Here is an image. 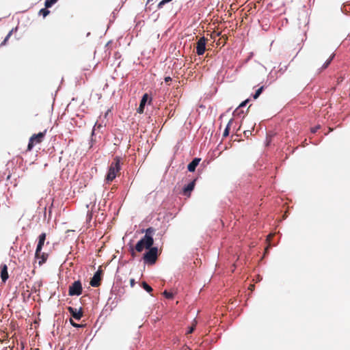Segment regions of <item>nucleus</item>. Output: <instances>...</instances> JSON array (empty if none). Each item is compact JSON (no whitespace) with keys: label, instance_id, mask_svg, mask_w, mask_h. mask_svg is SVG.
Segmentation results:
<instances>
[{"label":"nucleus","instance_id":"1","mask_svg":"<svg viewBox=\"0 0 350 350\" xmlns=\"http://www.w3.org/2000/svg\"><path fill=\"white\" fill-rule=\"evenodd\" d=\"M121 158L116 157L110 164L108 171L105 175V180L107 183L112 182L121 170Z\"/></svg>","mask_w":350,"mask_h":350},{"label":"nucleus","instance_id":"2","mask_svg":"<svg viewBox=\"0 0 350 350\" xmlns=\"http://www.w3.org/2000/svg\"><path fill=\"white\" fill-rule=\"evenodd\" d=\"M154 244V239L150 238L148 235H144L136 243L135 249L131 246V254L133 257L135 256V250L138 252H141L144 249H149V247H151Z\"/></svg>","mask_w":350,"mask_h":350},{"label":"nucleus","instance_id":"3","mask_svg":"<svg viewBox=\"0 0 350 350\" xmlns=\"http://www.w3.org/2000/svg\"><path fill=\"white\" fill-rule=\"evenodd\" d=\"M158 251V247L156 246H151L149 249H146L142 257L144 262L148 265H154L159 256Z\"/></svg>","mask_w":350,"mask_h":350},{"label":"nucleus","instance_id":"4","mask_svg":"<svg viewBox=\"0 0 350 350\" xmlns=\"http://www.w3.org/2000/svg\"><path fill=\"white\" fill-rule=\"evenodd\" d=\"M46 131L44 132H39L38 133L33 134L29 140L28 145H27V149L31 150L34 146L37 144H40L42 142L44 136H45Z\"/></svg>","mask_w":350,"mask_h":350},{"label":"nucleus","instance_id":"5","mask_svg":"<svg viewBox=\"0 0 350 350\" xmlns=\"http://www.w3.org/2000/svg\"><path fill=\"white\" fill-rule=\"evenodd\" d=\"M83 287L80 280H76L69 286L68 295L70 296H79L82 294Z\"/></svg>","mask_w":350,"mask_h":350},{"label":"nucleus","instance_id":"6","mask_svg":"<svg viewBox=\"0 0 350 350\" xmlns=\"http://www.w3.org/2000/svg\"><path fill=\"white\" fill-rule=\"evenodd\" d=\"M198 177H196V178L191 180L187 184L185 185L183 188L181 189L180 193L183 194V196H185L187 197H189L191 194V192L193 191L196 185V180H198Z\"/></svg>","mask_w":350,"mask_h":350},{"label":"nucleus","instance_id":"7","mask_svg":"<svg viewBox=\"0 0 350 350\" xmlns=\"http://www.w3.org/2000/svg\"><path fill=\"white\" fill-rule=\"evenodd\" d=\"M152 103V98L149 96L148 94L145 93L140 100L139 105L137 109V112L138 113H143L144 111L145 107L147 104L150 105Z\"/></svg>","mask_w":350,"mask_h":350},{"label":"nucleus","instance_id":"8","mask_svg":"<svg viewBox=\"0 0 350 350\" xmlns=\"http://www.w3.org/2000/svg\"><path fill=\"white\" fill-rule=\"evenodd\" d=\"M46 233L42 232L38 237V241L36 249L35 252V258H39L40 255V252L42 250L43 245L44 244L46 240Z\"/></svg>","mask_w":350,"mask_h":350},{"label":"nucleus","instance_id":"9","mask_svg":"<svg viewBox=\"0 0 350 350\" xmlns=\"http://www.w3.org/2000/svg\"><path fill=\"white\" fill-rule=\"evenodd\" d=\"M206 39L203 36L201 37L196 43V53L200 56L204 55L206 51Z\"/></svg>","mask_w":350,"mask_h":350},{"label":"nucleus","instance_id":"10","mask_svg":"<svg viewBox=\"0 0 350 350\" xmlns=\"http://www.w3.org/2000/svg\"><path fill=\"white\" fill-rule=\"evenodd\" d=\"M96 198H95L94 202H90V203H86L85 206L88 208V211H90L92 213L96 212L98 210L100 209V204H105L106 203L105 199L104 198L103 200H100L98 202V204L96 205Z\"/></svg>","mask_w":350,"mask_h":350},{"label":"nucleus","instance_id":"11","mask_svg":"<svg viewBox=\"0 0 350 350\" xmlns=\"http://www.w3.org/2000/svg\"><path fill=\"white\" fill-rule=\"evenodd\" d=\"M68 311L70 314V315L76 320L79 321L83 317V310L82 308L79 309H77L75 308L68 306L67 308Z\"/></svg>","mask_w":350,"mask_h":350},{"label":"nucleus","instance_id":"12","mask_svg":"<svg viewBox=\"0 0 350 350\" xmlns=\"http://www.w3.org/2000/svg\"><path fill=\"white\" fill-rule=\"evenodd\" d=\"M101 275H102V271L98 270L95 272L93 277L90 280V285L93 287H98L100 284V280H101Z\"/></svg>","mask_w":350,"mask_h":350},{"label":"nucleus","instance_id":"13","mask_svg":"<svg viewBox=\"0 0 350 350\" xmlns=\"http://www.w3.org/2000/svg\"><path fill=\"white\" fill-rule=\"evenodd\" d=\"M201 161V158L195 157L193 158L191 162H189L187 165V170L190 172H193L196 171V167L200 164Z\"/></svg>","mask_w":350,"mask_h":350},{"label":"nucleus","instance_id":"14","mask_svg":"<svg viewBox=\"0 0 350 350\" xmlns=\"http://www.w3.org/2000/svg\"><path fill=\"white\" fill-rule=\"evenodd\" d=\"M9 278L8 266L5 264L1 265V278L3 283H5Z\"/></svg>","mask_w":350,"mask_h":350},{"label":"nucleus","instance_id":"15","mask_svg":"<svg viewBox=\"0 0 350 350\" xmlns=\"http://www.w3.org/2000/svg\"><path fill=\"white\" fill-rule=\"evenodd\" d=\"M336 54L333 53L324 62L322 67L321 68V70L326 69L332 63L333 59L335 58Z\"/></svg>","mask_w":350,"mask_h":350},{"label":"nucleus","instance_id":"16","mask_svg":"<svg viewBox=\"0 0 350 350\" xmlns=\"http://www.w3.org/2000/svg\"><path fill=\"white\" fill-rule=\"evenodd\" d=\"M17 30H18V27H16L15 28H12V29L9 31V33L7 34V36L5 37V38H4V40L2 41V42L1 43L0 46H3L6 45L7 42L8 41V40L10 39V38L11 37V36L12 35L13 32H14V31H16Z\"/></svg>","mask_w":350,"mask_h":350},{"label":"nucleus","instance_id":"17","mask_svg":"<svg viewBox=\"0 0 350 350\" xmlns=\"http://www.w3.org/2000/svg\"><path fill=\"white\" fill-rule=\"evenodd\" d=\"M265 86L262 85L258 89H257L256 90L255 93L252 94L253 98L254 100L257 99L260 96V94L263 92V91L265 90Z\"/></svg>","mask_w":350,"mask_h":350},{"label":"nucleus","instance_id":"18","mask_svg":"<svg viewBox=\"0 0 350 350\" xmlns=\"http://www.w3.org/2000/svg\"><path fill=\"white\" fill-rule=\"evenodd\" d=\"M47 258H48V254H46L45 252L42 253L40 252V258H38L39 260V261H38L39 265H42L44 263H45L47 260Z\"/></svg>","mask_w":350,"mask_h":350},{"label":"nucleus","instance_id":"19","mask_svg":"<svg viewBox=\"0 0 350 350\" xmlns=\"http://www.w3.org/2000/svg\"><path fill=\"white\" fill-rule=\"evenodd\" d=\"M155 232V229L152 227H149L146 229H143L142 232H145V235H148L150 238H153L152 234Z\"/></svg>","mask_w":350,"mask_h":350},{"label":"nucleus","instance_id":"20","mask_svg":"<svg viewBox=\"0 0 350 350\" xmlns=\"http://www.w3.org/2000/svg\"><path fill=\"white\" fill-rule=\"evenodd\" d=\"M141 286L148 293H151L152 291V288L144 281L141 283Z\"/></svg>","mask_w":350,"mask_h":350},{"label":"nucleus","instance_id":"21","mask_svg":"<svg viewBox=\"0 0 350 350\" xmlns=\"http://www.w3.org/2000/svg\"><path fill=\"white\" fill-rule=\"evenodd\" d=\"M39 15L42 16L44 18L46 17L50 14V10L46 7L40 10Z\"/></svg>","mask_w":350,"mask_h":350},{"label":"nucleus","instance_id":"22","mask_svg":"<svg viewBox=\"0 0 350 350\" xmlns=\"http://www.w3.org/2000/svg\"><path fill=\"white\" fill-rule=\"evenodd\" d=\"M58 1L57 0H45L44 6L46 8H50L53 6Z\"/></svg>","mask_w":350,"mask_h":350},{"label":"nucleus","instance_id":"23","mask_svg":"<svg viewBox=\"0 0 350 350\" xmlns=\"http://www.w3.org/2000/svg\"><path fill=\"white\" fill-rule=\"evenodd\" d=\"M244 113L243 110L241 108L237 107L233 111L232 114L235 117H241V115Z\"/></svg>","mask_w":350,"mask_h":350},{"label":"nucleus","instance_id":"24","mask_svg":"<svg viewBox=\"0 0 350 350\" xmlns=\"http://www.w3.org/2000/svg\"><path fill=\"white\" fill-rule=\"evenodd\" d=\"M276 73L273 75V71H271L268 75V80L270 79L269 84L275 81L278 77L275 75Z\"/></svg>","mask_w":350,"mask_h":350},{"label":"nucleus","instance_id":"25","mask_svg":"<svg viewBox=\"0 0 350 350\" xmlns=\"http://www.w3.org/2000/svg\"><path fill=\"white\" fill-rule=\"evenodd\" d=\"M172 0H161L157 5V8L159 10L163 8V6L166 4V3H168L170 2H171Z\"/></svg>","mask_w":350,"mask_h":350},{"label":"nucleus","instance_id":"26","mask_svg":"<svg viewBox=\"0 0 350 350\" xmlns=\"http://www.w3.org/2000/svg\"><path fill=\"white\" fill-rule=\"evenodd\" d=\"M92 215H93V213L90 212V211H87V215H86V224L88 225H90L91 221H92Z\"/></svg>","mask_w":350,"mask_h":350},{"label":"nucleus","instance_id":"27","mask_svg":"<svg viewBox=\"0 0 350 350\" xmlns=\"http://www.w3.org/2000/svg\"><path fill=\"white\" fill-rule=\"evenodd\" d=\"M163 295L165 298L168 299H171L174 297V294L171 292L167 291V290H165L163 291Z\"/></svg>","mask_w":350,"mask_h":350},{"label":"nucleus","instance_id":"28","mask_svg":"<svg viewBox=\"0 0 350 350\" xmlns=\"http://www.w3.org/2000/svg\"><path fill=\"white\" fill-rule=\"evenodd\" d=\"M350 5V1H348V2H346L345 3H344L342 6H341V12L346 14V15H348V11L347 10V9L345 8V6L346 5Z\"/></svg>","mask_w":350,"mask_h":350},{"label":"nucleus","instance_id":"29","mask_svg":"<svg viewBox=\"0 0 350 350\" xmlns=\"http://www.w3.org/2000/svg\"><path fill=\"white\" fill-rule=\"evenodd\" d=\"M70 323L72 327L76 328H80L83 327V325L76 323L72 319H70Z\"/></svg>","mask_w":350,"mask_h":350},{"label":"nucleus","instance_id":"30","mask_svg":"<svg viewBox=\"0 0 350 350\" xmlns=\"http://www.w3.org/2000/svg\"><path fill=\"white\" fill-rule=\"evenodd\" d=\"M250 98H247V99H245V100L242 101V102L239 104V105L238 107H239V108H241V109H242V108H243V107H245L247 105V103L250 102Z\"/></svg>","mask_w":350,"mask_h":350},{"label":"nucleus","instance_id":"31","mask_svg":"<svg viewBox=\"0 0 350 350\" xmlns=\"http://www.w3.org/2000/svg\"><path fill=\"white\" fill-rule=\"evenodd\" d=\"M230 129L225 128L224 133H223V137H228L230 134Z\"/></svg>","mask_w":350,"mask_h":350},{"label":"nucleus","instance_id":"32","mask_svg":"<svg viewBox=\"0 0 350 350\" xmlns=\"http://www.w3.org/2000/svg\"><path fill=\"white\" fill-rule=\"evenodd\" d=\"M244 136L246 138H249V137L252 135V131L250 130H245L243 131Z\"/></svg>","mask_w":350,"mask_h":350},{"label":"nucleus","instance_id":"33","mask_svg":"<svg viewBox=\"0 0 350 350\" xmlns=\"http://www.w3.org/2000/svg\"><path fill=\"white\" fill-rule=\"evenodd\" d=\"M321 128L320 125H317L313 128L311 129V133H316L317 131Z\"/></svg>","mask_w":350,"mask_h":350},{"label":"nucleus","instance_id":"34","mask_svg":"<svg viewBox=\"0 0 350 350\" xmlns=\"http://www.w3.org/2000/svg\"><path fill=\"white\" fill-rule=\"evenodd\" d=\"M288 66H284L283 67H281L278 72H280L281 74H283L286 70H287Z\"/></svg>","mask_w":350,"mask_h":350},{"label":"nucleus","instance_id":"35","mask_svg":"<svg viewBox=\"0 0 350 350\" xmlns=\"http://www.w3.org/2000/svg\"><path fill=\"white\" fill-rule=\"evenodd\" d=\"M195 329V325H192L191 327H189L188 329V331L187 332V334H191Z\"/></svg>","mask_w":350,"mask_h":350},{"label":"nucleus","instance_id":"36","mask_svg":"<svg viewBox=\"0 0 350 350\" xmlns=\"http://www.w3.org/2000/svg\"><path fill=\"white\" fill-rule=\"evenodd\" d=\"M117 11V10H115L113 11V12L111 13V16H112V18L113 19H110V23H112L113 21L116 18V12Z\"/></svg>","mask_w":350,"mask_h":350},{"label":"nucleus","instance_id":"37","mask_svg":"<svg viewBox=\"0 0 350 350\" xmlns=\"http://www.w3.org/2000/svg\"><path fill=\"white\" fill-rule=\"evenodd\" d=\"M172 79L170 76L165 77V78H164V81L165 83H169V82L172 81Z\"/></svg>","mask_w":350,"mask_h":350},{"label":"nucleus","instance_id":"38","mask_svg":"<svg viewBox=\"0 0 350 350\" xmlns=\"http://www.w3.org/2000/svg\"><path fill=\"white\" fill-rule=\"evenodd\" d=\"M233 122V119H230L228 122V123L227 124L226 128H228V129H230V126H231V124H232Z\"/></svg>","mask_w":350,"mask_h":350},{"label":"nucleus","instance_id":"39","mask_svg":"<svg viewBox=\"0 0 350 350\" xmlns=\"http://www.w3.org/2000/svg\"><path fill=\"white\" fill-rule=\"evenodd\" d=\"M206 164L205 163V161H203V163L201 164V165H200V168H198V172H201V171H202V170H203V169L200 170V168H201V167H203V168H204V167H206Z\"/></svg>","mask_w":350,"mask_h":350},{"label":"nucleus","instance_id":"40","mask_svg":"<svg viewBox=\"0 0 350 350\" xmlns=\"http://www.w3.org/2000/svg\"><path fill=\"white\" fill-rule=\"evenodd\" d=\"M135 284V279L131 278V279L130 280V285H131V287H133Z\"/></svg>","mask_w":350,"mask_h":350},{"label":"nucleus","instance_id":"41","mask_svg":"<svg viewBox=\"0 0 350 350\" xmlns=\"http://www.w3.org/2000/svg\"><path fill=\"white\" fill-rule=\"evenodd\" d=\"M95 135V133H94V128L93 129L92 131V133H91V142L93 143V142L94 141V136Z\"/></svg>","mask_w":350,"mask_h":350},{"label":"nucleus","instance_id":"42","mask_svg":"<svg viewBox=\"0 0 350 350\" xmlns=\"http://www.w3.org/2000/svg\"><path fill=\"white\" fill-rule=\"evenodd\" d=\"M271 143V140L268 139V137H267V140H266V146H269Z\"/></svg>","mask_w":350,"mask_h":350},{"label":"nucleus","instance_id":"43","mask_svg":"<svg viewBox=\"0 0 350 350\" xmlns=\"http://www.w3.org/2000/svg\"><path fill=\"white\" fill-rule=\"evenodd\" d=\"M151 10H152V9H151V6L146 7V8H145V10H146V11H148V10L150 11Z\"/></svg>","mask_w":350,"mask_h":350},{"label":"nucleus","instance_id":"44","mask_svg":"<svg viewBox=\"0 0 350 350\" xmlns=\"http://www.w3.org/2000/svg\"><path fill=\"white\" fill-rule=\"evenodd\" d=\"M53 201L51 202V206L49 208V213H51V207L53 206Z\"/></svg>","mask_w":350,"mask_h":350},{"label":"nucleus","instance_id":"45","mask_svg":"<svg viewBox=\"0 0 350 350\" xmlns=\"http://www.w3.org/2000/svg\"><path fill=\"white\" fill-rule=\"evenodd\" d=\"M152 1H153V0H148V1H147V3H146V5H147L148 3H149L150 2Z\"/></svg>","mask_w":350,"mask_h":350},{"label":"nucleus","instance_id":"46","mask_svg":"<svg viewBox=\"0 0 350 350\" xmlns=\"http://www.w3.org/2000/svg\"><path fill=\"white\" fill-rule=\"evenodd\" d=\"M268 251H269V247H267L266 248V250H265V252H266L267 253L268 252Z\"/></svg>","mask_w":350,"mask_h":350},{"label":"nucleus","instance_id":"47","mask_svg":"<svg viewBox=\"0 0 350 350\" xmlns=\"http://www.w3.org/2000/svg\"><path fill=\"white\" fill-rule=\"evenodd\" d=\"M90 32H88V33H87V36H90Z\"/></svg>","mask_w":350,"mask_h":350},{"label":"nucleus","instance_id":"48","mask_svg":"<svg viewBox=\"0 0 350 350\" xmlns=\"http://www.w3.org/2000/svg\"><path fill=\"white\" fill-rule=\"evenodd\" d=\"M286 217H287L286 215H284V216L283 217V219H286Z\"/></svg>","mask_w":350,"mask_h":350},{"label":"nucleus","instance_id":"49","mask_svg":"<svg viewBox=\"0 0 350 350\" xmlns=\"http://www.w3.org/2000/svg\"><path fill=\"white\" fill-rule=\"evenodd\" d=\"M170 115H171V116H174V113H170Z\"/></svg>","mask_w":350,"mask_h":350},{"label":"nucleus","instance_id":"50","mask_svg":"<svg viewBox=\"0 0 350 350\" xmlns=\"http://www.w3.org/2000/svg\"><path fill=\"white\" fill-rule=\"evenodd\" d=\"M170 115H171V116H174V113H170Z\"/></svg>","mask_w":350,"mask_h":350}]
</instances>
